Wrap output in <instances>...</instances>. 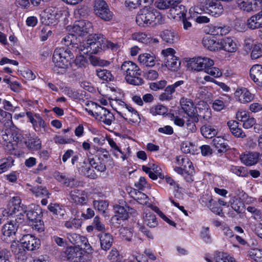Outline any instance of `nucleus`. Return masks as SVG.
<instances>
[{
    "mask_svg": "<svg viewBox=\"0 0 262 262\" xmlns=\"http://www.w3.org/2000/svg\"><path fill=\"white\" fill-rule=\"evenodd\" d=\"M96 72L97 76L102 80L110 81L114 79V76L108 70L98 69L96 70Z\"/></svg>",
    "mask_w": 262,
    "mask_h": 262,
    "instance_id": "f704fd0d",
    "label": "nucleus"
},
{
    "mask_svg": "<svg viewBox=\"0 0 262 262\" xmlns=\"http://www.w3.org/2000/svg\"><path fill=\"white\" fill-rule=\"evenodd\" d=\"M93 205L99 212L105 214L108 206V203L105 200H95L93 201Z\"/></svg>",
    "mask_w": 262,
    "mask_h": 262,
    "instance_id": "37998d69",
    "label": "nucleus"
},
{
    "mask_svg": "<svg viewBox=\"0 0 262 262\" xmlns=\"http://www.w3.org/2000/svg\"><path fill=\"white\" fill-rule=\"evenodd\" d=\"M20 244L23 248L27 250L33 251L39 247L40 242L39 239L36 238L30 234H26L20 239Z\"/></svg>",
    "mask_w": 262,
    "mask_h": 262,
    "instance_id": "f8f14e48",
    "label": "nucleus"
},
{
    "mask_svg": "<svg viewBox=\"0 0 262 262\" xmlns=\"http://www.w3.org/2000/svg\"><path fill=\"white\" fill-rule=\"evenodd\" d=\"M262 56V44H255L252 49L251 57L253 59H256Z\"/></svg>",
    "mask_w": 262,
    "mask_h": 262,
    "instance_id": "603ef678",
    "label": "nucleus"
},
{
    "mask_svg": "<svg viewBox=\"0 0 262 262\" xmlns=\"http://www.w3.org/2000/svg\"><path fill=\"white\" fill-rule=\"evenodd\" d=\"M71 201L76 205H83L86 204L88 196L84 190L74 189L70 192Z\"/></svg>",
    "mask_w": 262,
    "mask_h": 262,
    "instance_id": "4468645a",
    "label": "nucleus"
},
{
    "mask_svg": "<svg viewBox=\"0 0 262 262\" xmlns=\"http://www.w3.org/2000/svg\"><path fill=\"white\" fill-rule=\"evenodd\" d=\"M82 236L76 233H71L68 235V238L73 245L80 246V242Z\"/></svg>",
    "mask_w": 262,
    "mask_h": 262,
    "instance_id": "338daca9",
    "label": "nucleus"
},
{
    "mask_svg": "<svg viewBox=\"0 0 262 262\" xmlns=\"http://www.w3.org/2000/svg\"><path fill=\"white\" fill-rule=\"evenodd\" d=\"M41 211L39 207H36L34 209L28 210L26 215L29 220V222H34L41 219Z\"/></svg>",
    "mask_w": 262,
    "mask_h": 262,
    "instance_id": "cd10ccee",
    "label": "nucleus"
},
{
    "mask_svg": "<svg viewBox=\"0 0 262 262\" xmlns=\"http://www.w3.org/2000/svg\"><path fill=\"white\" fill-rule=\"evenodd\" d=\"M212 145L218 153L225 152L229 149V146L226 140L221 137H216L212 140Z\"/></svg>",
    "mask_w": 262,
    "mask_h": 262,
    "instance_id": "b1692460",
    "label": "nucleus"
},
{
    "mask_svg": "<svg viewBox=\"0 0 262 262\" xmlns=\"http://www.w3.org/2000/svg\"><path fill=\"white\" fill-rule=\"evenodd\" d=\"M82 222L81 219L71 217L68 221L64 222V225L68 229H78L81 227Z\"/></svg>",
    "mask_w": 262,
    "mask_h": 262,
    "instance_id": "c9c22d12",
    "label": "nucleus"
},
{
    "mask_svg": "<svg viewBox=\"0 0 262 262\" xmlns=\"http://www.w3.org/2000/svg\"><path fill=\"white\" fill-rule=\"evenodd\" d=\"M135 195L134 199L136 200L139 204L144 205H147L148 203L149 199L145 193L138 191L135 192Z\"/></svg>",
    "mask_w": 262,
    "mask_h": 262,
    "instance_id": "864d4df0",
    "label": "nucleus"
},
{
    "mask_svg": "<svg viewBox=\"0 0 262 262\" xmlns=\"http://www.w3.org/2000/svg\"><path fill=\"white\" fill-rule=\"evenodd\" d=\"M101 35H95L94 37L87 40L86 42L79 46V51H82L85 54H96L102 49L103 37Z\"/></svg>",
    "mask_w": 262,
    "mask_h": 262,
    "instance_id": "39448f33",
    "label": "nucleus"
},
{
    "mask_svg": "<svg viewBox=\"0 0 262 262\" xmlns=\"http://www.w3.org/2000/svg\"><path fill=\"white\" fill-rule=\"evenodd\" d=\"M136 23L139 26L147 27L163 23L160 13L152 7L145 6L136 16Z\"/></svg>",
    "mask_w": 262,
    "mask_h": 262,
    "instance_id": "f257e3e1",
    "label": "nucleus"
},
{
    "mask_svg": "<svg viewBox=\"0 0 262 262\" xmlns=\"http://www.w3.org/2000/svg\"><path fill=\"white\" fill-rule=\"evenodd\" d=\"M73 58L74 55L69 49L60 48L55 50L52 59L56 67L67 69L71 64V60Z\"/></svg>",
    "mask_w": 262,
    "mask_h": 262,
    "instance_id": "7ed1b4c3",
    "label": "nucleus"
},
{
    "mask_svg": "<svg viewBox=\"0 0 262 262\" xmlns=\"http://www.w3.org/2000/svg\"><path fill=\"white\" fill-rule=\"evenodd\" d=\"M92 24L86 20L75 21L72 28V31L78 36L85 35L92 32Z\"/></svg>",
    "mask_w": 262,
    "mask_h": 262,
    "instance_id": "9d476101",
    "label": "nucleus"
},
{
    "mask_svg": "<svg viewBox=\"0 0 262 262\" xmlns=\"http://www.w3.org/2000/svg\"><path fill=\"white\" fill-rule=\"evenodd\" d=\"M21 139V135L12 128H7L0 131V142L10 150L14 149Z\"/></svg>",
    "mask_w": 262,
    "mask_h": 262,
    "instance_id": "20e7f679",
    "label": "nucleus"
},
{
    "mask_svg": "<svg viewBox=\"0 0 262 262\" xmlns=\"http://www.w3.org/2000/svg\"><path fill=\"white\" fill-rule=\"evenodd\" d=\"M186 163L182 166L185 173L193 175L194 173V167L192 162L189 159H185Z\"/></svg>",
    "mask_w": 262,
    "mask_h": 262,
    "instance_id": "bf43d9fd",
    "label": "nucleus"
},
{
    "mask_svg": "<svg viewBox=\"0 0 262 262\" xmlns=\"http://www.w3.org/2000/svg\"><path fill=\"white\" fill-rule=\"evenodd\" d=\"M170 11L171 14L180 15V17H183L186 15L187 10L184 6L178 4L172 6Z\"/></svg>",
    "mask_w": 262,
    "mask_h": 262,
    "instance_id": "e433bc0d",
    "label": "nucleus"
},
{
    "mask_svg": "<svg viewBox=\"0 0 262 262\" xmlns=\"http://www.w3.org/2000/svg\"><path fill=\"white\" fill-rule=\"evenodd\" d=\"M247 0H236L238 7L247 12L252 11V9L250 3H248Z\"/></svg>",
    "mask_w": 262,
    "mask_h": 262,
    "instance_id": "13d9d810",
    "label": "nucleus"
},
{
    "mask_svg": "<svg viewBox=\"0 0 262 262\" xmlns=\"http://www.w3.org/2000/svg\"><path fill=\"white\" fill-rule=\"evenodd\" d=\"M197 116H183L181 118L179 116H171V120L173 121L174 124L179 126H183L186 122L187 126L191 125L193 121L198 120Z\"/></svg>",
    "mask_w": 262,
    "mask_h": 262,
    "instance_id": "5701e85b",
    "label": "nucleus"
},
{
    "mask_svg": "<svg viewBox=\"0 0 262 262\" xmlns=\"http://www.w3.org/2000/svg\"><path fill=\"white\" fill-rule=\"evenodd\" d=\"M235 98L243 103L251 101L253 99V95L247 89H237L235 93Z\"/></svg>",
    "mask_w": 262,
    "mask_h": 262,
    "instance_id": "f3484780",
    "label": "nucleus"
},
{
    "mask_svg": "<svg viewBox=\"0 0 262 262\" xmlns=\"http://www.w3.org/2000/svg\"><path fill=\"white\" fill-rule=\"evenodd\" d=\"M206 6L208 13L214 17L219 16L223 12V6L219 0H209L206 3Z\"/></svg>",
    "mask_w": 262,
    "mask_h": 262,
    "instance_id": "ddd939ff",
    "label": "nucleus"
},
{
    "mask_svg": "<svg viewBox=\"0 0 262 262\" xmlns=\"http://www.w3.org/2000/svg\"><path fill=\"white\" fill-rule=\"evenodd\" d=\"M210 32L213 35H223L227 33L228 30L225 27L213 26L210 27Z\"/></svg>",
    "mask_w": 262,
    "mask_h": 262,
    "instance_id": "3c124183",
    "label": "nucleus"
},
{
    "mask_svg": "<svg viewBox=\"0 0 262 262\" xmlns=\"http://www.w3.org/2000/svg\"><path fill=\"white\" fill-rule=\"evenodd\" d=\"M251 78L259 86H262V66L255 64L250 71Z\"/></svg>",
    "mask_w": 262,
    "mask_h": 262,
    "instance_id": "6ab92c4d",
    "label": "nucleus"
},
{
    "mask_svg": "<svg viewBox=\"0 0 262 262\" xmlns=\"http://www.w3.org/2000/svg\"><path fill=\"white\" fill-rule=\"evenodd\" d=\"M120 70L125 76V79L128 83L139 85L144 83L143 79L140 77L141 71L134 62L130 61H124L122 64Z\"/></svg>",
    "mask_w": 262,
    "mask_h": 262,
    "instance_id": "f03ea898",
    "label": "nucleus"
},
{
    "mask_svg": "<svg viewBox=\"0 0 262 262\" xmlns=\"http://www.w3.org/2000/svg\"><path fill=\"white\" fill-rule=\"evenodd\" d=\"M182 110L186 115H195V107L192 100L190 99L181 97L180 100Z\"/></svg>",
    "mask_w": 262,
    "mask_h": 262,
    "instance_id": "4be33fe9",
    "label": "nucleus"
},
{
    "mask_svg": "<svg viewBox=\"0 0 262 262\" xmlns=\"http://www.w3.org/2000/svg\"><path fill=\"white\" fill-rule=\"evenodd\" d=\"M120 235L121 237L127 241H131L133 237V232L132 231L127 228H121L119 230Z\"/></svg>",
    "mask_w": 262,
    "mask_h": 262,
    "instance_id": "5fc2aeb1",
    "label": "nucleus"
},
{
    "mask_svg": "<svg viewBox=\"0 0 262 262\" xmlns=\"http://www.w3.org/2000/svg\"><path fill=\"white\" fill-rule=\"evenodd\" d=\"M98 237L101 248L104 251L110 249L114 242L113 236L108 233L102 232L98 235Z\"/></svg>",
    "mask_w": 262,
    "mask_h": 262,
    "instance_id": "412c9836",
    "label": "nucleus"
},
{
    "mask_svg": "<svg viewBox=\"0 0 262 262\" xmlns=\"http://www.w3.org/2000/svg\"><path fill=\"white\" fill-rule=\"evenodd\" d=\"M236 119L243 122V126L245 128H249L256 123L255 119L251 116H236Z\"/></svg>",
    "mask_w": 262,
    "mask_h": 262,
    "instance_id": "c85d7f7f",
    "label": "nucleus"
},
{
    "mask_svg": "<svg viewBox=\"0 0 262 262\" xmlns=\"http://www.w3.org/2000/svg\"><path fill=\"white\" fill-rule=\"evenodd\" d=\"M160 36L163 41L167 43H172L174 42V33L169 30H165L161 33Z\"/></svg>",
    "mask_w": 262,
    "mask_h": 262,
    "instance_id": "ea45409f",
    "label": "nucleus"
},
{
    "mask_svg": "<svg viewBox=\"0 0 262 262\" xmlns=\"http://www.w3.org/2000/svg\"><path fill=\"white\" fill-rule=\"evenodd\" d=\"M167 112L168 108L161 104H158L150 109V113L153 115H170Z\"/></svg>",
    "mask_w": 262,
    "mask_h": 262,
    "instance_id": "49530a36",
    "label": "nucleus"
},
{
    "mask_svg": "<svg viewBox=\"0 0 262 262\" xmlns=\"http://www.w3.org/2000/svg\"><path fill=\"white\" fill-rule=\"evenodd\" d=\"M143 219L144 223L150 228H154L158 225L155 214L148 210L144 211Z\"/></svg>",
    "mask_w": 262,
    "mask_h": 262,
    "instance_id": "a878e982",
    "label": "nucleus"
},
{
    "mask_svg": "<svg viewBox=\"0 0 262 262\" xmlns=\"http://www.w3.org/2000/svg\"><path fill=\"white\" fill-rule=\"evenodd\" d=\"M201 132L205 138L208 139L212 138L217 134L216 130L210 125H203L201 128Z\"/></svg>",
    "mask_w": 262,
    "mask_h": 262,
    "instance_id": "72a5a7b5",
    "label": "nucleus"
},
{
    "mask_svg": "<svg viewBox=\"0 0 262 262\" xmlns=\"http://www.w3.org/2000/svg\"><path fill=\"white\" fill-rule=\"evenodd\" d=\"M55 177L57 181L67 187H72L75 185L74 179L73 178L67 177L59 172H57Z\"/></svg>",
    "mask_w": 262,
    "mask_h": 262,
    "instance_id": "c756f323",
    "label": "nucleus"
},
{
    "mask_svg": "<svg viewBox=\"0 0 262 262\" xmlns=\"http://www.w3.org/2000/svg\"><path fill=\"white\" fill-rule=\"evenodd\" d=\"M259 158V153L258 152H248L240 156L241 162L247 166L256 164Z\"/></svg>",
    "mask_w": 262,
    "mask_h": 262,
    "instance_id": "dca6fc26",
    "label": "nucleus"
},
{
    "mask_svg": "<svg viewBox=\"0 0 262 262\" xmlns=\"http://www.w3.org/2000/svg\"><path fill=\"white\" fill-rule=\"evenodd\" d=\"M114 208L115 214L112 217V220L114 221H117L119 224H120L119 221L127 220L128 217V212L132 213L131 211L133 210L127 205L124 207L120 205H116Z\"/></svg>",
    "mask_w": 262,
    "mask_h": 262,
    "instance_id": "9b49d317",
    "label": "nucleus"
},
{
    "mask_svg": "<svg viewBox=\"0 0 262 262\" xmlns=\"http://www.w3.org/2000/svg\"><path fill=\"white\" fill-rule=\"evenodd\" d=\"M201 237L206 243H209L211 242V238L209 233V229L208 227H204L201 232Z\"/></svg>",
    "mask_w": 262,
    "mask_h": 262,
    "instance_id": "e2e57ef3",
    "label": "nucleus"
},
{
    "mask_svg": "<svg viewBox=\"0 0 262 262\" xmlns=\"http://www.w3.org/2000/svg\"><path fill=\"white\" fill-rule=\"evenodd\" d=\"M30 121L32 124L34 129L36 132L41 130V128H44L45 123L40 116H28Z\"/></svg>",
    "mask_w": 262,
    "mask_h": 262,
    "instance_id": "bb28decb",
    "label": "nucleus"
},
{
    "mask_svg": "<svg viewBox=\"0 0 262 262\" xmlns=\"http://www.w3.org/2000/svg\"><path fill=\"white\" fill-rule=\"evenodd\" d=\"M63 257L70 262H85L82 252L77 247H68L63 253Z\"/></svg>",
    "mask_w": 262,
    "mask_h": 262,
    "instance_id": "1a4fd4ad",
    "label": "nucleus"
},
{
    "mask_svg": "<svg viewBox=\"0 0 262 262\" xmlns=\"http://www.w3.org/2000/svg\"><path fill=\"white\" fill-rule=\"evenodd\" d=\"M94 12L96 15L105 21H109L113 17V13L108 6L103 0H96L94 4Z\"/></svg>",
    "mask_w": 262,
    "mask_h": 262,
    "instance_id": "0eeeda50",
    "label": "nucleus"
},
{
    "mask_svg": "<svg viewBox=\"0 0 262 262\" xmlns=\"http://www.w3.org/2000/svg\"><path fill=\"white\" fill-rule=\"evenodd\" d=\"M20 224L17 219L11 220L5 224L2 228V232L4 236L11 237L14 235Z\"/></svg>",
    "mask_w": 262,
    "mask_h": 262,
    "instance_id": "2eb2a0df",
    "label": "nucleus"
},
{
    "mask_svg": "<svg viewBox=\"0 0 262 262\" xmlns=\"http://www.w3.org/2000/svg\"><path fill=\"white\" fill-rule=\"evenodd\" d=\"M231 207L238 213H241L243 212L244 208V204L240 199L234 198L232 201L231 202Z\"/></svg>",
    "mask_w": 262,
    "mask_h": 262,
    "instance_id": "c03bdc74",
    "label": "nucleus"
},
{
    "mask_svg": "<svg viewBox=\"0 0 262 262\" xmlns=\"http://www.w3.org/2000/svg\"><path fill=\"white\" fill-rule=\"evenodd\" d=\"M144 4H150L152 3L154 0H126L125 4L130 8H136L141 4L142 2Z\"/></svg>",
    "mask_w": 262,
    "mask_h": 262,
    "instance_id": "8fccbe9b",
    "label": "nucleus"
},
{
    "mask_svg": "<svg viewBox=\"0 0 262 262\" xmlns=\"http://www.w3.org/2000/svg\"><path fill=\"white\" fill-rule=\"evenodd\" d=\"M13 159L7 158L3 159V162L0 163V174L6 171L9 168L13 165Z\"/></svg>",
    "mask_w": 262,
    "mask_h": 262,
    "instance_id": "6e6d98bb",
    "label": "nucleus"
},
{
    "mask_svg": "<svg viewBox=\"0 0 262 262\" xmlns=\"http://www.w3.org/2000/svg\"><path fill=\"white\" fill-rule=\"evenodd\" d=\"M156 7L159 9H166L172 7L170 0H158L156 2Z\"/></svg>",
    "mask_w": 262,
    "mask_h": 262,
    "instance_id": "052dcab7",
    "label": "nucleus"
},
{
    "mask_svg": "<svg viewBox=\"0 0 262 262\" xmlns=\"http://www.w3.org/2000/svg\"><path fill=\"white\" fill-rule=\"evenodd\" d=\"M88 161L91 166L100 172H104L106 168L105 164L106 161L101 157L95 159L93 156H89L88 157Z\"/></svg>",
    "mask_w": 262,
    "mask_h": 262,
    "instance_id": "aec40b11",
    "label": "nucleus"
},
{
    "mask_svg": "<svg viewBox=\"0 0 262 262\" xmlns=\"http://www.w3.org/2000/svg\"><path fill=\"white\" fill-rule=\"evenodd\" d=\"M247 209L248 211L254 214L253 217L254 219L257 220H262V212L260 210L252 206H248Z\"/></svg>",
    "mask_w": 262,
    "mask_h": 262,
    "instance_id": "774afa93",
    "label": "nucleus"
},
{
    "mask_svg": "<svg viewBox=\"0 0 262 262\" xmlns=\"http://www.w3.org/2000/svg\"><path fill=\"white\" fill-rule=\"evenodd\" d=\"M61 15V11H59L58 8L50 7L41 14V20L46 25H54Z\"/></svg>",
    "mask_w": 262,
    "mask_h": 262,
    "instance_id": "6e6552de",
    "label": "nucleus"
},
{
    "mask_svg": "<svg viewBox=\"0 0 262 262\" xmlns=\"http://www.w3.org/2000/svg\"><path fill=\"white\" fill-rule=\"evenodd\" d=\"M213 64V60L207 57H194L188 62L189 68L196 71L206 70L207 68L212 67Z\"/></svg>",
    "mask_w": 262,
    "mask_h": 262,
    "instance_id": "423d86ee",
    "label": "nucleus"
},
{
    "mask_svg": "<svg viewBox=\"0 0 262 262\" xmlns=\"http://www.w3.org/2000/svg\"><path fill=\"white\" fill-rule=\"evenodd\" d=\"M171 58L172 59L165 58L164 62L166 67L169 70L174 71L179 68L181 62L176 56L172 57Z\"/></svg>",
    "mask_w": 262,
    "mask_h": 262,
    "instance_id": "2f4dec72",
    "label": "nucleus"
},
{
    "mask_svg": "<svg viewBox=\"0 0 262 262\" xmlns=\"http://www.w3.org/2000/svg\"><path fill=\"white\" fill-rule=\"evenodd\" d=\"M194 146L189 142H183L181 145V149L185 154L192 153Z\"/></svg>",
    "mask_w": 262,
    "mask_h": 262,
    "instance_id": "0e129e2a",
    "label": "nucleus"
},
{
    "mask_svg": "<svg viewBox=\"0 0 262 262\" xmlns=\"http://www.w3.org/2000/svg\"><path fill=\"white\" fill-rule=\"evenodd\" d=\"M175 92L173 87L167 86L165 89L164 92L159 96V99L161 101H169L172 99V94Z\"/></svg>",
    "mask_w": 262,
    "mask_h": 262,
    "instance_id": "a19ab883",
    "label": "nucleus"
},
{
    "mask_svg": "<svg viewBox=\"0 0 262 262\" xmlns=\"http://www.w3.org/2000/svg\"><path fill=\"white\" fill-rule=\"evenodd\" d=\"M214 258L216 262H236L233 257L227 253L221 252L216 253Z\"/></svg>",
    "mask_w": 262,
    "mask_h": 262,
    "instance_id": "58836bf2",
    "label": "nucleus"
},
{
    "mask_svg": "<svg viewBox=\"0 0 262 262\" xmlns=\"http://www.w3.org/2000/svg\"><path fill=\"white\" fill-rule=\"evenodd\" d=\"M205 72L214 77H219L222 75L221 71L219 68L215 67H210L207 68Z\"/></svg>",
    "mask_w": 262,
    "mask_h": 262,
    "instance_id": "69168bd1",
    "label": "nucleus"
},
{
    "mask_svg": "<svg viewBox=\"0 0 262 262\" xmlns=\"http://www.w3.org/2000/svg\"><path fill=\"white\" fill-rule=\"evenodd\" d=\"M27 146L32 150H38L41 147V141L38 138H31L26 142Z\"/></svg>",
    "mask_w": 262,
    "mask_h": 262,
    "instance_id": "de8ad7c7",
    "label": "nucleus"
},
{
    "mask_svg": "<svg viewBox=\"0 0 262 262\" xmlns=\"http://www.w3.org/2000/svg\"><path fill=\"white\" fill-rule=\"evenodd\" d=\"M206 200L208 201V202H206V205L210 208L212 212L219 215H221V214L223 213V209L221 207H218L216 205H213L212 207L211 202L213 201V199L211 196H208Z\"/></svg>",
    "mask_w": 262,
    "mask_h": 262,
    "instance_id": "4d7b16f0",
    "label": "nucleus"
},
{
    "mask_svg": "<svg viewBox=\"0 0 262 262\" xmlns=\"http://www.w3.org/2000/svg\"><path fill=\"white\" fill-rule=\"evenodd\" d=\"M30 190L36 196L44 197L48 196L49 192L46 187L41 186H35L32 187Z\"/></svg>",
    "mask_w": 262,
    "mask_h": 262,
    "instance_id": "4c0bfd02",
    "label": "nucleus"
},
{
    "mask_svg": "<svg viewBox=\"0 0 262 262\" xmlns=\"http://www.w3.org/2000/svg\"><path fill=\"white\" fill-rule=\"evenodd\" d=\"M29 225L32 227L33 229L36 230L38 232H41L44 230L43 222L41 219L32 223L29 222Z\"/></svg>",
    "mask_w": 262,
    "mask_h": 262,
    "instance_id": "680f3d73",
    "label": "nucleus"
},
{
    "mask_svg": "<svg viewBox=\"0 0 262 262\" xmlns=\"http://www.w3.org/2000/svg\"><path fill=\"white\" fill-rule=\"evenodd\" d=\"M156 57L152 53H144L140 54L138 57L140 63L147 67H153L155 66Z\"/></svg>",
    "mask_w": 262,
    "mask_h": 262,
    "instance_id": "393cba45",
    "label": "nucleus"
},
{
    "mask_svg": "<svg viewBox=\"0 0 262 262\" xmlns=\"http://www.w3.org/2000/svg\"><path fill=\"white\" fill-rule=\"evenodd\" d=\"M250 257L256 262H262V250L257 248L251 249L249 252Z\"/></svg>",
    "mask_w": 262,
    "mask_h": 262,
    "instance_id": "a18cd8bd",
    "label": "nucleus"
},
{
    "mask_svg": "<svg viewBox=\"0 0 262 262\" xmlns=\"http://www.w3.org/2000/svg\"><path fill=\"white\" fill-rule=\"evenodd\" d=\"M48 208L51 212L58 217H63L65 214V209L58 204H51Z\"/></svg>",
    "mask_w": 262,
    "mask_h": 262,
    "instance_id": "473e14b6",
    "label": "nucleus"
},
{
    "mask_svg": "<svg viewBox=\"0 0 262 262\" xmlns=\"http://www.w3.org/2000/svg\"><path fill=\"white\" fill-rule=\"evenodd\" d=\"M204 46L211 51H215L219 50V41L208 37L204 38L202 40Z\"/></svg>",
    "mask_w": 262,
    "mask_h": 262,
    "instance_id": "7c9ffc66",
    "label": "nucleus"
},
{
    "mask_svg": "<svg viewBox=\"0 0 262 262\" xmlns=\"http://www.w3.org/2000/svg\"><path fill=\"white\" fill-rule=\"evenodd\" d=\"M236 49V45L231 37H224L219 41V50L222 49L228 52H234Z\"/></svg>",
    "mask_w": 262,
    "mask_h": 262,
    "instance_id": "a211bd4d",
    "label": "nucleus"
},
{
    "mask_svg": "<svg viewBox=\"0 0 262 262\" xmlns=\"http://www.w3.org/2000/svg\"><path fill=\"white\" fill-rule=\"evenodd\" d=\"M230 170L232 173L239 177H247L249 174L247 169L242 166H232Z\"/></svg>",
    "mask_w": 262,
    "mask_h": 262,
    "instance_id": "79ce46f5",
    "label": "nucleus"
},
{
    "mask_svg": "<svg viewBox=\"0 0 262 262\" xmlns=\"http://www.w3.org/2000/svg\"><path fill=\"white\" fill-rule=\"evenodd\" d=\"M79 172L83 176H89L88 174L87 171L90 170V166L89 165L87 161L84 160L82 162H80L78 164L76 165Z\"/></svg>",
    "mask_w": 262,
    "mask_h": 262,
    "instance_id": "09e8293b",
    "label": "nucleus"
}]
</instances>
